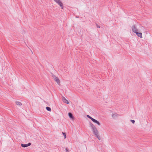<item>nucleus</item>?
<instances>
[{"instance_id":"obj_12","label":"nucleus","mask_w":152,"mask_h":152,"mask_svg":"<svg viewBox=\"0 0 152 152\" xmlns=\"http://www.w3.org/2000/svg\"><path fill=\"white\" fill-rule=\"evenodd\" d=\"M46 109L48 111H51V108L49 107H46Z\"/></svg>"},{"instance_id":"obj_16","label":"nucleus","mask_w":152,"mask_h":152,"mask_svg":"<svg viewBox=\"0 0 152 152\" xmlns=\"http://www.w3.org/2000/svg\"><path fill=\"white\" fill-rule=\"evenodd\" d=\"M53 78L54 80H56V79L58 78L55 75H53Z\"/></svg>"},{"instance_id":"obj_9","label":"nucleus","mask_w":152,"mask_h":152,"mask_svg":"<svg viewBox=\"0 0 152 152\" xmlns=\"http://www.w3.org/2000/svg\"><path fill=\"white\" fill-rule=\"evenodd\" d=\"M55 81L59 85L60 84V80L58 78L56 80H55Z\"/></svg>"},{"instance_id":"obj_7","label":"nucleus","mask_w":152,"mask_h":152,"mask_svg":"<svg viewBox=\"0 0 152 152\" xmlns=\"http://www.w3.org/2000/svg\"><path fill=\"white\" fill-rule=\"evenodd\" d=\"M62 100L64 102L67 104L69 103L67 100L63 96L62 97Z\"/></svg>"},{"instance_id":"obj_3","label":"nucleus","mask_w":152,"mask_h":152,"mask_svg":"<svg viewBox=\"0 0 152 152\" xmlns=\"http://www.w3.org/2000/svg\"><path fill=\"white\" fill-rule=\"evenodd\" d=\"M132 31L135 33L138 31V30L134 26H133L132 27Z\"/></svg>"},{"instance_id":"obj_19","label":"nucleus","mask_w":152,"mask_h":152,"mask_svg":"<svg viewBox=\"0 0 152 152\" xmlns=\"http://www.w3.org/2000/svg\"><path fill=\"white\" fill-rule=\"evenodd\" d=\"M97 26L98 28H100V27L99 26Z\"/></svg>"},{"instance_id":"obj_6","label":"nucleus","mask_w":152,"mask_h":152,"mask_svg":"<svg viewBox=\"0 0 152 152\" xmlns=\"http://www.w3.org/2000/svg\"><path fill=\"white\" fill-rule=\"evenodd\" d=\"M31 144L30 143H29L27 144H21V146L24 148H25L27 147V146H30L31 145Z\"/></svg>"},{"instance_id":"obj_18","label":"nucleus","mask_w":152,"mask_h":152,"mask_svg":"<svg viewBox=\"0 0 152 152\" xmlns=\"http://www.w3.org/2000/svg\"><path fill=\"white\" fill-rule=\"evenodd\" d=\"M114 115H112V117H114Z\"/></svg>"},{"instance_id":"obj_1","label":"nucleus","mask_w":152,"mask_h":152,"mask_svg":"<svg viewBox=\"0 0 152 152\" xmlns=\"http://www.w3.org/2000/svg\"><path fill=\"white\" fill-rule=\"evenodd\" d=\"M91 126L93 132L95 136L99 139V136L98 134V131L96 127L92 124H91Z\"/></svg>"},{"instance_id":"obj_14","label":"nucleus","mask_w":152,"mask_h":152,"mask_svg":"<svg viewBox=\"0 0 152 152\" xmlns=\"http://www.w3.org/2000/svg\"><path fill=\"white\" fill-rule=\"evenodd\" d=\"M87 116L88 118H89L91 120H92V119H93L90 116H89L88 115H87Z\"/></svg>"},{"instance_id":"obj_10","label":"nucleus","mask_w":152,"mask_h":152,"mask_svg":"<svg viewBox=\"0 0 152 152\" xmlns=\"http://www.w3.org/2000/svg\"><path fill=\"white\" fill-rule=\"evenodd\" d=\"M16 104L17 105L19 106L22 105V103L19 102H16Z\"/></svg>"},{"instance_id":"obj_4","label":"nucleus","mask_w":152,"mask_h":152,"mask_svg":"<svg viewBox=\"0 0 152 152\" xmlns=\"http://www.w3.org/2000/svg\"><path fill=\"white\" fill-rule=\"evenodd\" d=\"M92 121L93 122L97 124L98 125H100V122L96 120L93 118Z\"/></svg>"},{"instance_id":"obj_20","label":"nucleus","mask_w":152,"mask_h":152,"mask_svg":"<svg viewBox=\"0 0 152 152\" xmlns=\"http://www.w3.org/2000/svg\"><path fill=\"white\" fill-rule=\"evenodd\" d=\"M68 151V150L66 149V152Z\"/></svg>"},{"instance_id":"obj_11","label":"nucleus","mask_w":152,"mask_h":152,"mask_svg":"<svg viewBox=\"0 0 152 152\" xmlns=\"http://www.w3.org/2000/svg\"><path fill=\"white\" fill-rule=\"evenodd\" d=\"M63 134V135L64 136V139H66V133H65V132H62V133Z\"/></svg>"},{"instance_id":"obj_5","label":"nucleus","mask_w":152,"mask_h":152,"mask_svg":"<svg viewBox=\"0 0 152 152\" xmlns=\"http://www.w3.org/2000/svg\"><path fill=\"white\" fill-rule=\"evenodd\" d=\"M137 36L140 38H142V33L141 32H138V31L137 32V33H135Z\"/></svg>"},{"instance_id":"obj_15","label":"nucleus","mask_w":152,"mask_h":152,"mask_svg":"<svg viewBox=\"0 0 152 152\" xmlns=\"http://www.w3.org/2000/svg\"><path fill=\"white\" fill-rule=\"evenodd\" d=\"M53 78L54 80H56V79L58 78L55 75H53Z\"/></svg>"},{"instance_id":"obj_13","label":"nucleus","mask_w":152,"mask_h":152,"mask_svg":"<svg viewBox=\"0 0 152 152\" xmlns=\"http://www.w3.org/2000/svg\"><path fill=\"white\" fill-rule=\"evenodd\" d=\"M87 116L88 118H89L91 120H92V119H93L90 116H89L88 115H87Z\"/></svg>"},{"instance_id":"obj_2","label":"nucleus","mask_w":152,"mask_h":152,"mask_svg":"<svg viewBox=\"0 0 152 152\" xmlns=\"http://www.w3.org/2000/svg\"><path fill=\"white\" fill-rule=\"evenodd\" d=\"M54 1L59 5L60 7L62 9H63L64 6L63 3L60 0H54Z\"/></svg>"},{"instance_id":"obj_8","label":"nucleus","mask_w":152,"mask_h":152,"mask_svg":"<svg viewBox=\"0 0 152 152\" xmlns=\"http://www.w3.org/2000/svg\"><path fill=\"white\" fill-rule=\"evenodd\" d=\"M68 115H69V117L71 120H73L74 119V118L73 116V115L71 113H68Z\"/></svg>"},{"instance_id":"obj_17","label":"nucleus","mask_w":152,"mask_h":152,"mask_svg":"<svg viewBox=\"0 0 152 152\" xmlns=\"http://www.w3.org/2000/svg\"><path fill=\"white\" fill-rule=\"evenodd\" d=\"M130 121L133 124H134L135 123V121L134 120H131Z\"/></svg>"}]
</instances>
